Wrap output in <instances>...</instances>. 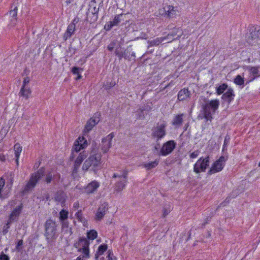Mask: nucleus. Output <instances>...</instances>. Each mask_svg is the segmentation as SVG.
<instances>
[{"label": "nucleus", "instance_id": "f257e3e1", "mask_svg": "<svg viewBox=\"0 0 260 260\" xmlns=\"http://www.w3.org/2000/svg\"><path fill=\"white\" fill-rule=\"evenodd\" d=\"M200 98L204 101L205 103L201 104V110L197 116V119L198 120L205 119L206 123L209 121L211 122L213 119V115L215 114L219 108V101L217 99L209 101L203 96H201Z\"/></svg>", "mask_w": 260, "mask_h": 260}, {"label": "nucleus", "instance_id": "f03ea898", "mask_svg": "<svg viewBox=\"0 0 260 260\" xmlns=\"http://www.w3.org/2000/svg\"><path fill=\"white\" fill-rule=\"evenodd\" d=\"M200 98L204 101L205 103L201 104V110L197 116V119L198 120L205 119L206 123L209 121L211 122L213 119V115L215 114L219 108V101L217 99L209 101L203 96H201Z\"/></svg>", "mask_w": 260, "mask_h": 260}, {"label": "nucleus", "instance_id": "7ed1b4c3", "mask_svg": "<svg viewBox=\"0 0 260 260\" xmlns=\"http://www.w3.org/2000/svg\"><path fill=\"white\" fill-rule=\"evenodd\" d=\"M91 155L85 160L82 166V170L87 171L90 167V171H93L96 174L101 169V154L98 152V149L93 148L91 151Z\"/></svg>", "mask_w": 260, "mask_h": 260}, {"label": "nucleus", "instance_id": "20e7f679", "mask_svg": "<svg viewBox=\"0 0 260 260\" xmlns=\"http://www.w3.org/2000/svg\"><path fill=\"white\" fill-rule=\"evenodd\" d=\"M58 224L51 218L48 219L44 224V236L48 243L56 240L58 236Z\"/></svg>", "mask_w": 260, "mask_h": 260}, {"label": "nucleus", "instance_id": "39448f33", "mask_svg": "<svg viewBox=\"0 0 260 260\" xmlns=\"http://www.w3.org/2000/svg\"><path fill=\"white\" fill-rule=\"evenodd\" d=\"M45 174V169L44 167L40 168L36 172L31 174L28 182L21 192L22 194L24 195L31 191Z\"/></svg>", "mask_w": 260, "mask_h": 260}, {"label": "nucleus", "instance_id": "423d86ee", "mask_svg": "<svg viewBox=\"0 0 260 260\" xmlns=\"http://www.w3.org/2000/svg\"><path fill=\"white\" fill-rule=\"evenodd\" d=\"M114 54L117 56L119 60L122 58L128 61L136 60V53L133 51L132 46H128L126 48H121L119 45L116 47Z\"/></svg>", "mask_w": 260, "mask_h": 260}, {"label": "nucleus", "instance_id": "0eeeda50", "mask_svg": "<svg viewBox=\"0 0 260 260\" xmlns=\"http://www.w3.org/2000/svg\"><path fill=\"white\" fill-rule=\"evenodd\" d=\"M128 173L127 170H123L121 174L114 173L113 175L112 178H119V180L114 185V189L117 192L122 191L125 187L127 181Z\"/></svg>", "mask_w": 260, "mask_h": 260}, {"label": "nucleus", "instance_id": "6e6552de", "mask_svg": "<svg viewBox=\"0 0 260 260\" xmlns=\"http://www.w3.org/2000/svg\"><path fill=\"white\" fill-rule=\"evenodd\" d=\"M209 155L201 157L193 165V172L197 174L206 172L210 162Z\"/></svg>", "mask_w": 260, "mask_h": 260}, {"label": "nucleus", "instance_id": "1a4fd4ad", "mask_svg": "<svg viewBox=\"0 0 260 260\" xmlns=\"http://www.w3.org/2000/svg\"><path fill=\"white\" fill-rule=\"evenodd\" d=\"M249 34L247 37V42L251 45H255L258 44V41L260 40V26H249Z\"/></svg>", "mask_w": 260, "mask_h": 260}, {"label": "nucleus", "instance_id": "9d476101", "mask_svg": "<svg viewBox=\"0 0 260 260\" xmlns=\"http://www.w3.org/2000/svg\"><path fill=\"white\" fill-rule=\"evenodd\" d=\"M166 123L164 121L160 124H157V126L152 129L151 137L152 138L156 139L157 141L165 137L166 135Z\"/></svg>", "mask_w": 260, "mask_h": 260}, {"label": "nucleus", "instance_id": "9b49d317", "mask_svg": "<svg viewBox=\"0 0 260 260\" xmlns=\"http://www.w3.org/2000/svg\"><path fill=\"white\" fill-rule=\"evenodd\" d=\"M176 143L174 140H169L163 144L158 152V155L167 156L175 149Z\"/></svg>", "mask_w": 260, "mask_h": 260}, {"label": "nucleus", "instance_id": "f8f14e48", "mask_svg": "<svg viewBox=\"0 0 260 260\" xmlns=\"http://www.w3.org/2000/svg\"><path fill=\"white\" fill-rule=\"evenodd\" d=\"M88 145L87 140L83 136H79L74 142L72 149L73 151L78 153L85 149Z\"/></svg>", "mask_w": 260, "mask_h": 260}, {"label": "nucleus", "instance_id": "ddd939ff", "mask_svg": "<svg viewBox=\"0 0 260 260\" xmlns=\"http://www.w3.org/2000/svg\"><path fill=\"white\" fill-rule=\"evenodd\" d=\"M101 116V115L100 112L94 113L93 116L87 121L84 132L86 133L89 132L99 122Z\"/></svg>", "mask_w": 260, "mask_h": 260}, {"label": "nucleus", "instance_id": "4468645a", "mask_svg": "<svg viewBox=\"0 0 260 260\" xmlns=\"http://www.w3.org/2000/svg\"><path fill=\"white\" fill-rule=\"evenodd\" d=\"M60 179V175L59 173L53 174L52 171H48L43 181L46 184H49L52 181L53 184L56 185L59 182Z\"/></svg>", "mask_w": 260, "mask_h": 260}, {"label": "nucleus", "instance_id": "2eb2a0df", "mask_svg": "<svg viewBox=\"0 0 260 260\" xmlns=\"http://www.w3.org/2000/svg\"><path fill=\"white\" fill-rule=\"evenodd\" d=\"M183 34L182 29L180 27H174L172 31L167 36L163 37L164 40H168V43L174 40H179Z\"/></svg>", "mask_w": 260, "mask_h": 260}, {"label": "nucleus", "instance_id": "dca6fc26", "mask_svg": "<svg viewBox=\"0 0 260 260\" xmlns=\"http://www.w3.org/2000/svg\"><path fill=\"white\" fill-rule=\"evenodd\" d=\"M87 153L85 151H83L80 153L78 156L75 160L72 171L73 174L77 173L82 162L87 157Z\"/></svg>", "mask_w": 260, "mask_h": 260}, {"label": "nucleus", "instance_id": "f3484780", "mask_svg": "<svg viewBox=\"0 0 260 260\" xmlns=\"http://www.w3.org/2000/svg\"><path fill=\"white\" fill-rule=\"evenodd\" d=\"M114 137V133H111L106 137L103 138L102 140V148L101 149L104 153H106L108 151L109 148L111 146V141Z\"/></svg>", "mask_w": 260, "mask_h": 260}, {"label": "nucleus", "instance_id": "a211bd4d", "mask_svg": "<svg viewBox=\"0 0 260 260\" xmlns=\"http://www.w3.org/2000/svg\"><path fill=\"white\" fill-rule=\"evenodd\" d=\"M246 69L249 72V78L250 79L246 81V84L249 83V82L253 81L255 79L259 77V66L256 67H251L250 66H246Z\"/></svg>", "mask_w": 260, "mask_h": 260}, {"label": "nucleus", "instance_id": "6ab92c4d", "mask_svg": "<svg viewBox=\"0 0 260 260\" xmlns=\"http://www.w3.org/2000/svg\"><path fill=\"white\" fill-rule=\"evenodd\" d=\"M100 184L98 181L96 180L92 181L84 187L83 192L88 194L94 193L100 187Z\"/></svg>", "mask_w": 260, "mask_h": 260}, {"label": "nucleus", "instance_id": "aec40b11", "mask_svg": "<svg viewBox=\"0 0 260 260\" xmlns=\"http://www.w3.org/2000/svg\"><path fill=\"white\" fill-rule=\"evenodd\" d=\"M224 164H221L216 160L212 165L211 167L207 172V175L209 176L216 173L220 172L224 168Z\"/></svg>", "mask_w": 260, "mask_h": 260}, {"label": "nucleus", "instance_id": "412c9836", "mask_svg": "<svg viewBox=\"0 0 260 260\" xmlns=\"http://www.w3.org/2000/svg\"><path fill=\"white\" fill-rule=\"evenodd\" d=\"M151 109V107L148 105H146L140 107L137 111V118L142 120L144 119L145 116L147 115L148 113L150 111Z\"/></svg>", "mask_w": 260, "mask_h": 260}, {"label": "nucleus", "instance_id": "4be33fe9", "mask_svg": "<svg viewBox=\"0 0 260 260\" xmlns=\"http://www.w3.org/2000/svg\"><path fill=\"white\" fill-rule=\"evenodd\" d=\"M108 209V204L105 202L102 204L98 208L96 213V219L101 220L106 214Z\"/></svg>", "mask_w": 260, "mask_h": 260}, {"label": "nucleus", "instance_id": "5701e85b", "mask_svg": "<svg viewBox=\"0 0 260 260\" xmlns=\"http://www.w3.org/2000/svg\"><path fill=\"white\" fill-rule=\"evenodd\" d=\"M69 212L68 211L64 209L61 210L59 212V220L61 223L62 229H64L65 228L68 227L69 222L67 221L68 218Z\"/></svg>", "mask_w": 260, "mask_h": 260}, {"label": "nucleus", "instance_id": "b1692460", "mask_svg": "<svg viewBox=\"0 0 260 260\" xmlns=\"http://www.w3.org/2000/svg\"><path fill=\"white\" fill-rule=\"evenodd\" d=\"M235 96V94L233 88L230 87L226 91L222 94L221 99L229 104L233 101Z\"/></svg>", "mask_w": 260, "mask_h": 260}, {"label": "nucleus", "instance_id": "393cba45", "mask_svg": "<svg viewBox=\"0 0 260 260\" xmlns=\"http://www.w3.org/2000/svg\"><path fill=\"white\" fill-rule=\"evenodd\" d=\"M90 242L84 237H81L78 240L74 243V247L76 248L89 247Z\"/></svg>", "mask_w": 260, "mask_h": 260}, {"label": "nucleus", "instance_id": "a878e982", "mask_svg": "<svg viewBox=\"0 0 260 260\" xmlns=\"http://www.w3.org/2000/svg\"><path fill=\"white\" fill-rule=\"evenodd\" d=\"M190 95L191 93L190 91H189L188 89L187 88H184L178 92L177 95L178 100L179 101H183L190 97Z\"/></svg>", "mask_w": 260, "mask_h": 260}, {"label": "nucleus", "instance_id": "bb28decb", "mask_svg": "<svg viewBox=\"0 0 260 260\" xmlns=\"http://www.w3.org/2000/svg\"><path fill=\"white\" fill-rule=\"evenodd\" d=\"M66 193L62 190H59L55 194L54 200L55 201L60 202L61 206H63L66 201Z\"/></svg>", "mask_w": 260, "mask_h": 260}, {"label": "nucleus", "instance_id": "cd10ccee", "mask_svg": "<svg viewBox=\"0 0 260 260\" xmlns=\"http://www.w3.org/2000/svg\"><path fill=\"white\" fill-rule=\"evenodd\" d=\"M22 207V204H21L16 208H14L9 215L10 218L16 221H17L18 216L21 212Z\"/></svg>", "mask_w": 260, "mask_h": 260}, {"label": "nucleus", "instance_id": "c85d7f7f", "mask_svg": "<svg viewBox=\"0 0 260 260\" xmlns=\"http://www.w3.org/2000/svg\"><path fill=\"white\" fill-rule=\"evenodd\" d=\"M166 14L169 18H175L176 16V9L173 6L168 5L164 8Z\"/></svg>", "mask_w": 260, "mask_h": 260}, {"label": "nucleus", "instance_id": "c756f323", "mask_svg": "<svg viewBox=\"0 0 260 260\" xmlns=\"http://www.w3.org/2000/svg\"><path fill=\"white\" fill-rule=\"evenodd\" d=\"M76 28L72 27V25H68L67 29L63 36V39L66 41L68 39L71 38V37L75 34Z\"/></svg>", "mask_w": 260, "mask_h": 260}, {"label": "nucleus", "instance_id": "7c9ffc66", "mask_svg": "<svg viewBox=\"0 0 260 260\" xmlns=\"http://www.w3.org/2000/svg\"><path fill=\"white\" fill-rule=\"evenodd\" d=\"M86 20L89 22L90 24L94 23L98 19V15L90 13V9H88V11L86 12Z\"/></svg>", "mask_w": 260, "mask_h": 260}, {"label": "nucleus", "instance_id": "2f4dec72", "mask_svg": "<svg viewBox=\"0 0 260 260\" xmlns=\"http://www.w3.org/2000/svg\"><path fill=\"white\" fill-rule=\"evenodd\" d=\"M183 114L176 115L172 122V124L175 126H179L181 125L183 122Z\"/></svg>", "mask_w": 260, "mask_h": 260}, {"label": "nucleus", "instance_id": "473e14b6", "mask_svg": "<svg viewBox=\"0 0 260 260\" xmlns=\"http://www.w3.org/2000/svg\"><path fill=\"white\" fill-rule=\"evenodd\" d=\"M126 14L121 13L116 15L112 21L115 26H118L122 21H124L126 18Z\"/></svg>", "mask_w": 260, "mask_h": 260}, {"label": "nucleus", "instance_id": "72a5a7b5", "mask_svg": "<svg viewBox=\"0 0 260 260\" xmlns=\"http://www.w3.org/2000/svg\"><path fill=\"white\" fill-rule=\"evenodd\" d=\"M31 91L28 87H21L19 93V95L20 96H23L26 99H28L29 95H30Z\"/></svg>", "mask_w": 260, "mask_h": 260}, {"label": "nucleus", "instance_id": "f704fd0d", "mask_svg": "<svg viewBox=\"0 0 260 260\" xmlns=\"http://www.w3.org/2000/svg\"><path fill=\"white\" fill-rule=\"evenodd\" d=\"M83 71V69L81 68L78 67L76 66H74L72 67L71 69L72 73L74 75H77V77L76 78V80H79L81 79L82 76L81 75V72Z\"/></svg>", "mask_w": 260, "mask_h": 260}, {"label": "nucleus", "instance_id": "c9c22d12", "mask_svg": "<svg viewBox=\"0 0 260 260\" xmlns=\"http://www.w3.org/2000/svg\"><path fill=\"white\" fill-rule=\"evenodd\" d=\"M164 41V38L163 37L156 38L153 40H148L147 41V43L149 44L148 46V49H149L150 47L159 45Z\"/></svg>", "mask_w": 260, "mask_h": 260}, {"label": "nucleus", "instance_id": "e433bc0d", "mask_svg": "<svg viewBox=\"0 0 260 260\" xmlns=\"http://www.w3.org/2000/svg\"><path fill=\"white\" fill-rule=\"evenodd\" d=\"M108 246L106 244H102L100 245L95 254V258L98 260L99 255H102L107 250Z\"/></svg>", "mask_w": 260, "mask_h": 260}, {"label": "nucleus", "instance_id": "4c0bfd02", "mask_svg": "<svg viewBox=\"0 0 260 260\" xmlns=\"http://www.w3.org/2000/svg\"><path fill=\"white\" fill-rule=\"evenodd\" d=\"M229 88L228 85L225 83H223L216 87V93L218 95L223 94L224 91Z\"/></svg>", "mask_w": 260, "mask_h": 260}, {"label": "nucleus", "instance_id": "58836bf2", "mask_svg": "<svg viewBox=\"0 0 260 260\" xmlns=\"http://www.w3.org/2000/svg\"><path fill=\"white\" fill-rule=\"evenodd\" d=\"M159 160L155 159L153 161H151L148 163H145L143 165L144 168H145L147 170H150L153 168H154L156 167L159 164Z\"/></svg>", "mask_w": 260, "mask_h": 260}, {"label": "nucleus", "instance_id": "ea45409f", "mask_svg": "<svg viewBox=\"0 0 260 260\" xmlns=\"http://www.w3.org/2000/svg\"><path fill=\"white\" fill-rule=\"evenodd\" d=\"M98 237V232L94 230H91L87 232V239L93 240Z\"/></svg>", "mask_w": 260, "mask_h": 260}, {"label": "nucleus", "instance_id": "a19ab883", "mask_svg": "<svg viewBox=\"0 0 260 260\" xmlns=\"http://www.w3.org/2000/svg\"><path fill=\"white\" fill-rule=\"evenodd\" d=\"M75 215L78 220L83 223L84 226L87 224L86 220L83 217L81 210H78Z\"/></svg>", "mask_w": 260, "mask_h": 260}, {"label": "nucleus", "instance_id": "79ce46f5", "mask_svg": "<svg viewBox=\"0 0 260 260\" xmlns=\"http://www.w3.org/2000/svg\"><path fill=\"white\" fill-rule=\"evenodd\" d=\"M78 252H82L83 254V255L82 256L85 258H88L90 257L89 247L79 248L78 249Z\"/></svg>", "mask_w": 260, "mask_h": 260}, {"label": "nucleus", "instance_id": "37998d69", "mask_svg": "<svg viewBox=\"0 0 260 260\" xmlns=\"http://www.w3.org/2000/svg\"><path fill=\"white\" fill-rule=\"evenodd\" d=\"M14 149L15 151V156L16 158H19L20 154L22 151V147L19 143H16L14 146Z\"/></svg>", "mask_w": 260, "mask_h": 260}, {"label": "nucleus", "instance_id": "c03bdc74", "mask_svg": "<svg viewBox=\"0 0 260 260\" xmlns=\"http://www.w3.org/2000/svg\"><path fill=\"white\" fill-rule=\"evenodd\" d=\"M234 82L237 85H243L244 83V78L241 75H238L234 79Z\"/></svg>", "mask_w": 260, "mask_h": 260}, {"label": "nucleus", "instance_id": "a18cd8bd", "mask_svg": "<svg viewBox=\"0 0 260 260\" xmlns=\"http://www.w3.org/2000/svg\"><path fill=\"white\" fill-rule=\"evenodd\" d=\"M116 85V82L115 81H107L104 83L103 87L104 89L106 90H108L110 89L111 88L114 87Z\"/></svg>", "mask_w": 260, "mask_h": 260}, {"label": "nucleus", "instance_id": "49530a36", "mask_svg": "<svg viewBox=\"0 0 260 260\" xmlns=\"http://www.w3.org/2000/svg\"><path fill=\"white\" fill-rule=\"evenodd\" d=\"M23 241L22 239H20L17 241L16 243V246L15 247V250L17 252H21L23 249Z\"/></svg>", "mask_w": 260, "mask_h": 260}, {"label": "nucleus", "instance_id": "de8ad7c7", "mask_svg": "<svg viewBox=\"0 0 260 260\" xmlns=\"http://www.w3.org/2000/svg\"><path fill=\"white\" fill-rule=\"evenodd\" d=\"M17 7L15 6L14 8L11 10L9 12L10 16L14 20H16L17 16Z\"/></svg>", "mask_w": 260, "mask_h": 260}, {"label": "nucleus", "instance_id": "09e8293b", "mask_svg": "<svg viewBox=\"0 0 260 260\" xmlns=\"http://www.w3.org/2000/svg\"><path fill=\"white\" fill-rule=\"evenodd\" d=\"M115 26L113 22H112V21H108L107 22H106V23L105 24V25H104V29L107 31H110L112 28L113 26Z\"/></svg>", "mask_w": 260, "mask_h": 260}, {"label": "nucleus", "instance_id": "8fccbe9b", "mask_svg": "<svg viewBox=\"0 0 260 260\" xmlns=\"http://www.w3.org/2000/svg\"><path fill=\"white\" fill-rule=\"evenodd\" d=\"M228 158V152H225V154H222V155L219 158V159H218L216 160L220 163L225 164V162L227 160Z\"/></svg>", "mask_w": 260, "mask_h": 260}, {"label": "nucleus", "instance_id": "3c124183", "mask_svg": "<svg viewBox=\"0 0 260 260\" xmlns=\"http://www.w3.org/2000/svg\"><path fill=\"white\" fill-rule=\"evenodd\" d=\"M77 51H78L77 49L72 47V46L71 45L69 47V49L67 50V52H68V54L70 55V56L71 57L73 55H74L77 52Z\"/></svg>", "mask_w": 260, "mask_h": 260}, {"label": "nucleus", "instance_id": "603ef678", "mask_svg": "<svg viewBox=\"0 0 260 260\" xmlns=\"http://www.w3.org/2000/svg\"><path fill=\"white\" fill-rule=\"evenodd\" d=\"M108 260H117L116 257L114 256L113 251L112 250L109 249L108 251V255L107 256Z\"/></svg>", "mask_w": 260, "mask_h": 260}, {"label": "nucleus", "instance_id": "864d4df0", "mask_svg": "<svg viewBox=\"0 0 260 260\" xmlns=\"http://www.w3.org/2000/svg\"><path fill=\"white\" fill-rule=\"evenodd\" d=\"M116 40H113V41H112L107 46L108 50L109 51L112 52L114 50V48L115 46H116Z\"/></svg>", "mask_w": 260, "mask_h": 260}, {"label": "nucleus", "instance_id": "5fc2aeb1", "mask_svg": "<svg viewBox=\"0 0 260 260\" xmlns=\"http://www.w3.org/2000/svg\"><path fill=\"white\" fill-rule=\"evenodd\" d=\"M156 144L155 146H154V149H153V152L154 153H156L157 152V154H158V152L159 151V150H160V143L159 141H157V140L155 141Z\"/></svg>", "mask_w": 260, "mask_h": 260}, {"label": "nucleus", "instance_id": "6e6d98bb", "mask_svg": "<svg viewBox=\"0 0 260 260\" xmlns=\"http://www.w3.org/2000/svg\"><path fill=\"white\" fill-rule=\"evenodd\" d=\"M79 18L77 17L74 18L71 23L69 25H72V27L76 28V24L79 22Z\"/></svg>", "mask_w": 260, "mask_h": 260}, {"label": "nucleus", "instance_id": "4d7b16f0", "mask_svg": "<svg viewBox=\"0 0 260 260\" xmlns=\"http://www.w3.org/2000/svg\"><path fill=\"white\" fill-rule=\"evenodd\" d=\"M199 153H200V151L199 150H197L190 154V155H189L190 158H196L199 155Z\"/></svg>", "mask_w": 260, "mask_h": 260}, {"label": "nucleus", "instance_id": "13d9d810", "mask_svg": "<svg viewBox=\"0 0 260 260\" xmlns=\"http://www.w3.org/2000/svg\"><path fill=\"white\" fill-rule=\"evenodd\" d=\"M0 260H10L9 256L2 252L0 254Z\"/></svg>", "mask_w": 260, "mask_h": 260}, {"label": "nucleus", "instance_id": "bf43d9fd", "mask_svg": "<svg viewBox=\"0 0 260 260\" xmlns=\"http://www.w3.org/2000/svg\"><path fill=\"white\" fill-rule=\"evenodd\" d=\"M62 230L64 232V234L69 233L70 236H71L73 234L72 228H69V224H68V228H65L64 229H63V230L62 229Z\"/></svg>", "mask_w": 260, "mask_h": 260}, {"label": "nucleus", "instance_id": "052dcab7", "mask_svg": "<svg viewBox=\"0 0 260 260\" xmlns=\"http://www.w3.org/2000/svg\"><path fill=\"white\" fill-rule=\"evenodd\" d=\"M30 81V78L28 77H26L24 78L23 81V85L22 87H27V84Z\"/></svg>", "mask_w": 260, "mask_h": 260}, {"label": "nucleus", "instance_id": "680f3d73", "mask_svg": "<svg viewBox=\"0 0 260 260\" xmlns=\"http://www.w3.org/2000/svg\"><path fill=\"white\" fill-rule=\"evenodd\" d=\"M230 139H231L230 136L229 135H226L224 138L223 145L228 146L230 143Z\"/></svg>", "mask_w": 260, "mask_h": 260}, {"label": "nucleus", "instance_id": "e2e57ef3", "mask_svg": "<svg viewBox=\"0 0 260 260\" xmlns=\"http://www.w3.org/2000/svg\"><path fill=\"white\" fill-rule=\"evenodd\" d=\"M231 200V197L228 196L225 199V200L222 203L220 204V205L222 206H225L226 204H228L230 203Z\"/></svg>", "mask_w": 260, "mask_h": 260}, {"label": "nucleus", "instance_id": "0e129e2a", "mask_svg": "<svg viewBox=\"0 0 260 260\" xmlns=\"http://www.w3.org/2000/svg\"><path fill=\"white\" fill-rule=\"evenodd\" d=\"M10 229V226H7L5 225L3 227V234L4 235H6L9 232Z\"/></svg>", "mask_w": 260, "mask_h": 260}, {"label": "nucleus", "instance_id": "69168bd1", "mask_svg": "<svg viewBox=\"0 0 260 260\" xmlns=\"http://www.w3.org/2000/svg\"><path fill=\"white\" fill-rule=\"evenodd\" d=\"M99 11V7L96 8V6H93L90 13L94 14H97V15H98Z\"/></svg>", "mask_w": 260, "mask_h": 260}, {"label": "nucleus", "instance_id": "338daca9", "mask_svg": "<svg viewBox=\"0 0 260 260\" xmlns=\"http://www.w3.org/2000/svg\"><path fill=\"white\" fill-rule=\"evenodd\" d=\"M75 151H73V150L72 149L71 154V155L70 156V158H69V159L70 161H73L74 159V158L76 156V155L75 154Z\"/></svg>", "mask_w": 260, "mask_h": 260}, {"label": "nucleus", "instance_id": "774afa93", "mask_svg": "<svg viewBox=\"0 0 260 260\" xmlns=\"http://www.w3.org/2000/svg\"><path fill=\"white\" fill-rule=\"evenodd\" d=\"M169 211H168L166 209L164 208L163 209V213L162 215V216L163 218H165L166 217V216L169 214Z\"/></svg>", "mask_w": 260, "mask_h": 260}]
</instances>
